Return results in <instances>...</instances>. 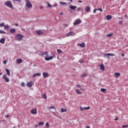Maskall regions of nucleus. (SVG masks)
I'll return each mask as SVG.
<instances>
[{
	"label": "nucleus",
	"instance_id": "f257e3e1",
	"mask_svg": "<svg viewBox=\"0 0 128 128\" xmlns=\"http://www.w3.org/2000/svg\"><path fill=\"white\" fill-rule=\"evenodd\" d=\"M48 52H44L42 54V56H46L44 57L45 60H52L54 58L53 56H48Z\"/></svg>",
	"mask_w": 128,
	"mask_h": 128
},
{
	"label": "nucleus",
	"instance_id": "f03ea898",
	"mask_svg": "<svg viewBox=\"0 0 128 128\" xmlns=\"http://www.w3.org/2000/svg\"><path fill=\"white\" fill-rule=\"evenodd\" d=\"M4 5L6 6H8V8H12V10H14V6H12V2L10 1H7L4 3Z\"/></svg>",
	"mask_w": 128,
	"mask_h": 128
},
{
	"label": "nucleus",
	"instance_id": "7ed1b4c3",
	"mask_svg": "<svg viewBox=\"0 0 128 128\" xmlns=\"http://www.w3.org/2000/svg\"><path fill=\"white\" fill-rule=\"evenodd\" d=\"M16 38L17 40L20 42V40H22V38H24V36L21 34H17L16 36Z\"/></svg>",
	"mask_w": 128,
	"mask_h": 128
},
{
	"label": "nucleus",
	"instance_id": "20e7f679",
	"mask_svg": "<svg viewBox=\"0 0 128 128\" xmlns=\"http://www.w3.org/2000/svg\"><path fill=\"white\" fill-rule=\"evenodd\" d=\"M104 58H110V56H114L116 54L110 53H105L103 54Z\"/></svg>",
	"mask_w": 128,
	"mask_h": 128
},
{
	"label": "nucleus",
	"instance_id": "39448f33",
	"mask_svg": "<svg viewBox=\"0 0 128 128\" xmlns=\"http://www.w3.org/2000/svg\"><path fill=\"white\" fill-rule=\"evenodd\" d=\"M26 0V8H32V3H30V0Z\"/></svg>",
	"mask_w": 128,
	"mask_h": 128
},
{
	"label": "nucleus",
	"instance_id": "423d86ee",
	"mask_svg": "<svg viewBox=\"0 0 128 128\" xmlns=\"http://www.w3.org/2000/svg\"><path fill=\"white\" fill-rule=\"evenodd\" d=\"M2 79L4 80L6 82H10V79L6 78V74L3 75Z\"/></svg>",
	"mask_w": 128,
	"mask_h": 128
},
{
	"label": "nucleus",
	"instance_id": "0eeeda50",
	"mask_svg": "<svg viewBox=\"0 0 128 128\" xmlns=\"http://www.w3.org/2000/svg\"><path fill=\"white\" fill-rule=\"evenodd\" d=\"M82 22V20L80 19H78L74 22V26H78Z\"/></svg>",
	"mask_w": 128,
	"mask_h": 128
},
{
	"label": "nucleus",
	"instance_id": "6e6552de",
	"mask_svg": "<svg viewBox=\"0 0 128 128\" xmlns=\"http://www.w3.org/2000/svg\"><path fill=\"white\" fill-rule=\"evenodd\" d=\"M36 32L37 34H38V36H42V35L44 34V32L40 30H37L36 31Z\"/></svg>",
	"mask_w": 128,
	"mask_h": 128
},
{
	"label": "nucleus",
	"instance_id": "1a4fd4ad",
	"mask_svg": "<svg viewBox=\"0 0 128 128\" xmlns=\"http://www.w3.org/2000/svg\"><path fill=\"white\" fill-rule=\"evenodd\" d=\"M32 84H33L32 82L30 81L28 83H27L26 86H28V88H32Z\"/></svg>",
	"mask_w": 128,
	"mask_h": 128
},
{
	"label": "nucleus",
	"instance_id": "9d476101",
	"mask_svg": "<svg viewBox=\"0 0 128 128\" xmlns=\"http://www.w3.org/2000/svg\"><path fill=\"white\" fill-rule=\"evenodd\" d=\"M31 114H36L37 112H36V108H34L32 109L31 112H30Z\"/></svg>",
	"mask_w": 128,
	"mask_h": 128
},
{
	"label": "nucleus",
	"instance_id": "9b49d317",
	"mask_svg": "<svg viewBox=\"0 0 128 128\" xmlns=\"http://www.w3.org/2000/svg\"><path fill=\"white\" fill-rule=\"evenodd\" d=\"M41 74L40 73L37 72L34 74L32 76V78H36V76H40Z\"/></svg>",
	"mask_w": 128,
	"mask_h": 128
},
{
	"label": "nucleus",
	"instance_id": "f8f14e48",
	"mask_svg": "<svg viewBox=\"0 0 128 128\" xmlns=\"http://www.w3.org/2000/svg\"><path fill=\"white\" fill-rule=\"evenodd\" d=\"M99 66H100V68L102 70H104V66L102 64L99 65Z\"/></svg>",
	"mask_w": 128,
	"mask_h": 128
},
{
	"label": "nucleus",
	"instance_id": "ddd939ff",
	"mask_svg": "<svg viewBox=\"0 0 128 128\" xmlns=\"http://www.w3.org/2000/svg\"><path fill=\"white\" fill-rule=\"evenodd\" d=\"M70 8L72 10H76V6L72 5H70Z\"/></svg>",
	"mask_w": 128,
	"mask_h": 128
},
{
	"label": "nucleus",
	"instance_id": "4468645a",
	"mask_svg": "<svg viewBox=\"0 0 128 128\" xmlns=\"http://www.w3.org/2000/svg\"><path fill=\"white\" fill-rule=\"evenodd\" d=\"M6 42V38H2L1 40H0V43L2 44H4Z\"/></svg>",
	"mask_w": 128,
	"mask_h": 128
},
{
	"label": "nucleus",
	"instance_id": "2eb2a0df",
	"mask_svg": "<svg viewBox=\"0 0 128 128\" xmlns=\"http://www.w3.org/2000/svg\"><path fill=\"white\" fill-rule=\"evenodd\" d=\"M79 46H80V48H86V44L84 43H82L78 44Z\"/></svg>",
	"mask_w": 128,
	"mask_h": 128
},
{
	"label": "nucleus",
	"instance_id": "dca6fc26",
	"mask_svg": "<svg viewBox=\"0 0 128 128\" xmlns=\"http://www.w3.org/2000/svg\"><path fill=\"white\" fill-rule=\"evenodd\" d=\"M43 78H48V72H43Z\"/></svg>",
	"mask_w": 128,
	"mask_h": 128
},
{
	"label": "nucleus",
	"instance_id": "f3484780",
	"mask_svg": "<svg viewBox=\"0 0 128 128\" xmlns=\"http://www.w3.org/2000/svg\"><path fill=\"white\" fill-rule=\"evenodd\" d=\"M22 60L21 58H18L16 60V63L17 64H22Z\"/></svg>",
	"mask_w": 128,
	"mask_h": 128
},
{
	"label": "nucleus",
	"instance_id": "a211bd4d",
	"mask_svg": "<svg viewBox=\"0 0 128 128\" xmlns=\"http://www.w3.org/2000/svg\"><path fill=\"white\" fill-rule=\"evenodd\" d=\"M10 32L11 34H14V32H16V29L15 28H10Z\"/></svg>",
	"mask_w": 128,
	"mask_h": 128
},
{
	"label": "nucleus",
	"instance_id": "6ab92c4d",
	"mask_svg": "<svg viewBox=\"0 0 128 128\" xmlns=\"http://www.w3.org/2000/svg\"><path fill=\"white\" fill-rule=\"evenodd\" d=\"M5 70L8 76H10V71L8 70V69H5Z\"/></svg>",
	"mask_w": 128,
	"mask_h": 128
},
{
	"label": "nucleus",
	"instance_id": "aec40b11",
	"mask_svg": "<svg viewBox=\"0 0 128 128\" xmlns=\"http://www.w3.org/2000/svg\"><path fill=\"white\" fill-rule=\"evenodd\" d=\"M74 34V32H69L67 33L66 36H72Z\"/></svg>",
	"mask_w": 128,
	"mask_h": 128
},
{
	"label": "nucleus",
	"instance_id": "412c9836",
	"mask_svg": "<svg viewBox=\"0 0 128 128\" xmlns=\"http://www.w3.org/2000/svg\"><path fill=\"white\" fill-rule=\"evenodd\" d=\"M4 30H10V26H4Z\"/></svg>",
	"mask_w": 128,
	"mask_h": 128
},
{
	"label": "nucleus",
	"instance_id": "4be33fe9",
	"mask_svg": "<svg viewBox=\"0 0 128 128\" xmlns=\"http://www.w3.org/2000/svg\"><path fill=\"white\" fill-rule=\"evenodd\" d=\"M112 36H114V34L113 33H110L106 35L107 38H112Z\"/></svg>",
	"mask_w": 128,
	"mask_h": 128
},
{
	"label": "nucleus",
	"instance_id": "5701e85b",
	"mask_svg": "<svg viewBox=\"0 0 128 128\" xmlns=\"http://www.w3.org/2000/svg\"><path fill=\"white\" fill-rule=\"evenodd\" d=\"M106 20H112V16L107 15L106 16Z\"/></svg>",
	"mask_w": 128,
	"mask_h": 128
},
{
	"label": "nucleus",
	"instance_id": "b1692460",
	"mask_svg": "<svg viewBox=\"0 0 128 128\" xmlns=\"http://www.w3.org/2000/svg\"><path fill=\"white\" fill-rule=\"evenodd\" d=\"M76 92H77V94H82V92H80V90H76Z\"/></svg>",
	"mask_w": 128,
	"mask_h": 128
},
{
	"label": "nucleus",
	"instance_id": "393cba45",
	"mask_svg": "<svg viewBox=\"0 0 128 128\" xmlns=\"http://www.w3.org/2000/svg\"><path fill=\"white\" fill-rule=\"evenodd\" d=\"M86 12H90V8L88 6H86Z\"/></svg>",
	"mask_w": 128,
	"mask_h": 128
},
{
	"label": "nucleus",
	"instance_id": "a878e982",
	"mask_svg": "<svg viewBox=\"0 0 128 128\" xmlns=\"http://www.w3.org/2000/svg\"><path fill=\"white\" fill-rule=\"evenodd\" d=\"M114 76H116V77H118V76H120V73H118V72H115L114 73Z\"/></svg>",
	"mask_w": 128,
	"mask_h": 128
},
{
	"label": "nucleus",
	"instance_id": "bb28decb",
	"mask_svg": "<svg viewBox=\"0 0 128 128\" xmlns=\"http://www.w3.org/2000/svg\"><path fill=\"white\" fill-rule=\"evenodd\" d=\"M42 98H44V100H46V98H47L46 94H43L42 96Z\"/></svg>",
	"mask_w": 128,
	"mask_h": 128
},
{
	"label": "nucleus",
	"instance_id": "cd10ccee",
	"mask_svg": "<svg viewBox=\"0 0 128 128\" xmlns=\"http://www.w3.org/2000/svg\"><path fill=\"white\" fill-rule=\"evenodd\" d=\"M66 112V109L64 108H61V112Z\"/></svg>",
	"mask_w": 128,
	"mask_h": 128
},
{
	"label": "nucleus",
	"instance_id": "c85d7f7f",
	"mask_svg": "<svg viewBox=\"0 0 128 128\" xmlns=\"http://www.w3.org/2000/svg\"><path fill=\"white\" fill-rule=\"evenodd\" d=\"M101 92H106V89L102 88H101Z\"/></svg>",
	"mask_w": 128,
	"mask_h": 128
},
{
	"label": "nucleus",
	"instance_id": "c756f323",
	"mask_svg": "<svg viewBox=\"0 0 128 128\" xmlns=\"http://www.w3.org/2000/svg\"><path fill=\"white\" fill-rule=\"evenodd\" d=\"M44 122H38V125L39 126H44Z\"/></svg>",
	"mask_w": 128,
	"mask_h": 128
},
{
	"label": "nucleus",
	"instance_id": "7c9ffc66",
	"mask_svg": "<svg viewBox=\"0 0 128 128\" xmlns=\"http://www.w3.org/2000/svg\"><path fill=\"white\" fill-rule=\"evenodd\" d=\"M88 76V74H86V73H84L81 75V77L84 78V76Z\"/></svg>",
	"mask_w": 128,
	"mask_h": 128
},
{
	"label": "nucleus",
	"instance_id": "2f4dec72",
	"mask_svg": "<svg viewBox=\"0 0 128 128\" xmlns=\"http://www.w3.org/2000/svg\"><path fill=\"white\" fill-rule=\"evenodd\" d=\"M57 52L58 54H62V50H60V49H58L57 50Z\"/></svg>",
	"mask_w": 128,
	"mask_h": 128
},
{
	"label": "nucleus",
	"instance_id": "473e14b6",
	"mask_svg": "<svg viewBox=\"0 0 128 128\" xmlns=\"http://www.w3.org/2000/svg\"><path fill=\"white\" fill-rule=\"evenodd\" d=\"M80 110L82 111L86 110V107L82 108V106H80Z\"/></svg>",
	"mask_w": 128,
	"mask_h": 128
},
{
	"label": "nucleus",
	"instance_id": "72a5a7b5",
	"mask_svg": "<svg viewBox=\"0 0 128 128\" xmlns=\"http://www.w3.org/2000/svg\"><path fill=\"white\" fill-rule=\"evenodd\" d=\"M21 86H22L23 88H24V86H26V84H24V82H22L21 83Z\"/></svg>",
	"mask_w": 128,
	"mask_h": 128
},
{
	"label": "nucleus",
	"instance_id": "f704fd0d",
	"mask_svg": "<svg viewBox=\"0 0 128 128\" xmlns=\"http://www.w3.org/2000/svg\"><path fill=\"white\" fill-rule=\"evenodd\" d=\"M0 34H6V32L3 30H0Z\"/></svg>",
	"mask_w": 128,
	"mask_h": 128
},
{
	"label": "nucleus",
	"instance_id": "c9c22d12",
	"mask_svg": "<svg viewBox=\"0 0 128 128\" xmlns=\"http://www.w3.org/2000/svg\"><path fill=\"white\" fill-rule=\"evenodd\" d=\"M48 8H52V6L50 5V3L48 4Z\"/></svg>",
	"mask_w": 128,
	"mask_h": 128
},
{
	"label": "nucleus",
	"instance_id": "e433bc0d",
	"mask_svg": "<svg viewBox=\"0 0 128 128\" xmlns=\"http://www.w3.org/2000/svg\"><path fill=\"white\" fill-rule=\"evenodd\" d=\"M4 26V23L0 24V27L2 28V26Z\"/></svg>",
	"mask_w": 128,
	"mask_h": 128
},
{
	"label": "nucleus",
	"instance_id": "4c0bfd02",
	"mask_svg": "<svg viewBox=\"0 0 128 128\" xmlns=\"http://www.w3.org/2000/svg\"><path fill=\"white\" fill-rule=\"evenodd\" d=\"M46 126L47 128H50V124H48V122H47V123L46 124Z\"/></svg>",
	"mask_w": 128,
	"mask_h": 128
},
{
	"label": "nucleus",
	"instance_id": "58836bf2",
	"mask_svg": "<svg viewBox=\"0 0 128 128\" xmlns=\"http://www.w3.org/2000/svg\"><path fill=\"white\" fill-rule=\"evenodd\" d=\"M76 88H80L82 87L81 86H80V85H79V84H76Z\"/></svg>",
	"mask_w": 128,
	"mask_h": 128
},
{
	"label": "nucleus",
	"instance_id": "ea45409f",
	"mask_svg": "<svg viewBox=\"0 0 128 128\" xmlns=\"http://www.w3.org/2000/svg\"><path fill=\"white\" fill-rule=\"evenodd\" d=\"M122 128H128V125H123L122 126Z\"/></svg>",
	"mask_w": 128,
	"mask_h": 128
},
{
	"label": "nucleus",
	"instance_id": "a19ab883",
	"mask_svg": "<svg viewBox=\"0 0 128 128\" xmlns=\"http://www.w3.org/2000/svg\"><path fill=\"white\" fill-rule=\"evenodd\" d=\"M50 108L54 109V110H56V107H54V106H50Z\"/></svg>",
	"mask_w": 128,
	"mask_h": 128
},
{
	"label": "nucleus",
	"instance_id": "79ce46f5",
	"mask_svg": "<svg viewBox=\"0 0 128 128\" xmlns=\"http://www.w3.org/2000/svg\"><path fill=\"white\" fill-rule=\"evenodd\" d=\"M60 4H66V2H60Z\"/></svg>",
	"mask_w": 128,
	"mask_h": 128
},
{
	"label": "nucleus",
	"instance_id": "37998d69",
	"mask_svg": "<svg viewBox=\"0 0 128 128\" xmlns=\"http://www.w3.org/2000/svg\"><path fill=\"white\" fill-rule=\"evenodd\" d=\"M97 10H100V12H102V9L101 8H99L98 9H97Z\"/></svg>",
	"mask_w": 128,
	"mask_h": 128
},
{
	"label": "nucleus",
	"instance_id": "c03bdc74",
	"mask_svg": "<svg viewBox=\"0 0 128 128\" xmlns=\"http://www.w3.org/2000/svg\"><path fill=\"white\" fill-rule=\"evenodd\" d=\"M90 106L85 107V109L86 110H90Z\"/></svg>",
	"mask_w": 128,
	"mask_h": 128
},
{
	"label": "nucleus",
	"instance_id": "a18cd8bd",
	"mask_svg": "<svg viewBox=\"0 0 128 128\" xmlns=\"http://www.w3.org/2000/svg\"><path fill=\"white\" fill-rule=\"evenodd\" d=\"M96 10H98V9H94V10L93 11L94 14H96Z\"/></svg>",
	"mask_w": 128,
	"mask_h": 128
},
{
	"label": "nucleus",
	"instance_id": "49530a36",
	"mask_svg": "<svg viewBox=\"0 0 128 128\" xmlns=\"http://www.w3.org/2000/svg\"><path fill=\"white\" fill-rule=\"evenodd\" d=\"M79 62H80V64H84V60H80V61Z\"/></svg>",
	"mask_w": 128,
	"mask_h": 128
},
{
	"label": "nucleus",
	"instance_id": "de8ad7c7",
	"mask_svg": "<svg viewBox=\"0 0 128 128\" xmlns=\"http://www.w3.org/2000/svg\"><path fill=\"white\" fill-rule=\"evenodd\" d=\"M82 10V8H77V12H79V10Z\"/></svg>",
	"mask_w": 128,
	"mask_h": 128
},
{
	"label": "nucleus",
	"instance_id": "09e8293b",
	"mask_svg": "<svg viewBox=\"0 0 128 128\" xmlns=\"http://www.w3.org/2000/svg\"><path fill=\"white\" fill-rule=\"evenodd\" d=\"M119 24H122V21H120L118 22Z\"/></svg>",
	"mask_w": 128,
	"mask_h": 128
},
{
	"label": "nucleus",
	"instance_id": "8fccbe9b",
	"mask_svg": "<svg viewBox=\"0 0 128 128\" xmlns=\"http://www.w3.org/2000/svg\"><path fill=\"white\" fill-rule=\"evenodd\" d=\"M3 64H6V60H5L4 62H3Z\"/></svg>",
	"mask_w": 128,
	"mask_h": 128
},
{
	"label": "nucleus",
	"instance_id": "3c124183",
	"mask_svg": "<svg viewBox=\"0 0 128 128\" xmlns=\"http://www.w3.org/2000/svg\"><path fill=\"white\" fill-rule=\"evenodd\" d=\"M52 114H54V116H56V112H52Z\"/></svg>",
	"mask_w": 128,
	"mask_h": 128
},
{
	"label": "nucleus",
	"instance_id": "603ef678",
	"mask_svg": "<svg viewBox=\"0 0 128 128\" xmlns=\"http://www.w3.org/2000/svg\"><path fill=\"white\" fill-rule=\"evenodd\" d=\"M14 0H14L16 1V2H20V0Z\"/></svg>",
	"mask_w": 128,
	"mask_h": 128
},
{
	"label": "nucleus",
	"instance_id": "864d4df0",
	"mask_svg": "<svg viewBox=\"0 0 128 128\" xmlns=\"http://www.w3.org/2000/svg\"><path fill=\"white\" fill-rule=\"evenodd\" d=\"M14 26H18V24H14Z\"/></svg>",
	"mask_w": 128,
	"mask_h": 128
},
{
	"label": "nucleus",
	"instance_id": "5fc2aeb1",
	"mask_svg": "<svg viewBox=\"0 0 128 128\" xmlns=\"http://www.w3.org/2000/svg\"><path fill=\"white\" fill-rule=\"evenodd\" d=\"M51 54L53 56H54V58H56V56L54 55V54H52V52H51Z\"/></svg>",
	"mask_w": 128,
	"mask_h": 128
},
{
	"label": "nucleus",
	"instance_id": "6e6d98bb",
	"mask_svg": "<svg viewBox=\"0 0 128 128\" xmlns=\"http://www.w3.org/2000/svg\"><path fill=\"white\" fill-rule=\"evenodd\" d=\"M78 2H80V4H82V0H78Z\"/></svg>",
	"mask_w": 128,
	"mask_h": 128
},
{
	"label": "nucleus",
	"instance_id": "4d7b16f0",
	"mask_svg": "<svg viewBox=\"0 0 128 128\" xmlns=\"http://www.w3.org/2000/svg\"><path fill=\"white\" fill-rule=\"evenodd\" d=\"M6 118H10V115L5 116Z\"/></svg>",
	"mask_w": 128,
	"mask_h": 128
},
{
	"label": "nucleus",
	"instance_id": "13d9d810",
	"mask_svg": "<svg viewBox=\"0 0 128 128\" xmlns=\"http://www.w3.org/2000/svg\"><path fill=\"white\" fill-rule=\"evenodd\" d=\"M80 88L81 90H84V88L80 87Z\"/></svg>",
	"mask_w": 128,
	"mask_h": 128
},
{
	"label": "nucleus",
	"instance_id": "bf43d9fd",
	"mask_svg": "<svg viewBox=\"0 0 128 128\" xmlns=\"http://www.w3.org/2000/svg\"><path fill=\"white\" fill-rule=\"evenodd\" d=\"M44 8V7L42 6H41L40 7V10H42Z\"/></svg>",
	"mask_w": 128,
	"mask_h": 128
},
{
	"label": "nucleus",
	"instance_id": "052dcab7",
	"mask_svg": "<svg viewBox=\"0 0 128 128\" xmlns=\"http://www.w3.org/2000/svg\"><path fill=\"white\" fill-rule=\"evenodd\" d=\"M86 128H90V126H86Z\"/></svg>",
	"mask_w": 128,
	"mask_h": 128
},
{
	"label": "nucleus",
	"instance_id": "680f3d73",
	"mask_svg": "<svg viewBox=\"0 0 128 128\" xmlns=\"http://www.w3.org/2000/svg\"><path fill=\"white\" fill-rule=\"evenodd\" d=\"M68 10H69L71 14L72 13V12L70 10V9H68Z\"/></svg>",
	"mask_w": 128,
	"mask_h": 128
},
{
	"label": "nucleus",
	"instance_id": "e2e57ef3",
	"mask_svg": "<svg viewBox=\"0 0 128 128\" xmlns=\"http://www.w3.org/2000/svg\"><path fill=\"white\" fill-rule=\"evenodd\" d=\"M114 120H118V118H116L114 119Z\"/></svg>",
	"mask_w": 128,
	"mask_h": 128
},
{
	"label": "nucleus",
	"instance_id": "0e129e2a",
	"mask_svg": "<svg viewBox=\"0 0 128 128\" xmlns=\"http://www.w3.org/2000/svg\"><path fill=\"white\" fill-rule=\"evenodd\" d=\"M62 14H64V12H60V16H62Z\"/></svg>",
	"mask_w": 128,
	"mask_h": 128
},
{
	"label": "nucleus",
	"instance_id": "69168bd1",
	"mask_svg": "<svg viewBox=\"0 0 128 128\" xmlns=\"http://www.w3.org/2000/svg\"><path fill=\"white\" fill-rule=\"evenodd\" d=\"M122 56H124V54H122Z\"/></svg>",
	"mask_w": 128,
	"mask_h": 128
},
{
	"label": "nucleus",
	"instance_id": "338daca9",
	"mask_svg": "<svg viewBox=\"0 0 128 128\" xmlns=\"http://www.w3.org/2000/svg\"><path fill=\"white\" fill-rule=\"evenodd\" d=\"M55 6H56V4H55L54 6V8H55Z\"/></svg>",
	"mask_w": 128,
	"mask_h": 128
},
{
	"label": "nucleus",
	"instance_id": "774afa93",
	"mask_svg": "<svg viewBox=\"0 0 128 128\" xmlns=\"http://www.w3.org/2000/svg\"><path fill=\"white\" fill-rule=\"evenodd\" d=\"M2 72L0 73V76H2Z\"/></svg>",
	"mask_w": 128,
	"mask_h": 128
}]
</instances>
